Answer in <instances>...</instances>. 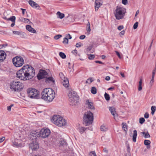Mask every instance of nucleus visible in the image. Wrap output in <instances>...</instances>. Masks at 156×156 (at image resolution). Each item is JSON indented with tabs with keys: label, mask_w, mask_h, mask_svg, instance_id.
I'll list each match as a JSON object with an SVG mask.
<instances>
[{
	"label": "nucleus",
	"mask_w": 156,
	"mask_h": 156,
	"mask_svg": "<svg viewBox=\"0 0 156 156\" xmlns=\"http://www.w3.org/2000/svg\"><path fill=\"white\" fill-rule=\"evenodd\" d=\"M35 74L34 69L28 65H24L20 69V79L21 80H29L33 78Z\"/></svg>",
	"instance_id": "f257e3e1"
},
{
	"label": "nucleus",
	"mask_w": 156,
	"mask_h": 156,
	"mask_svg": "<svg viewBox=\"0 0 156 156\" xmlns=\"http://www.w3.org/2000/svg\"><path fill=\"white\" fill-rule=\"evenodd\" d=\"M42 99L48 101H51L55 97V93L54 90L51 88L44 89L41 92Z\"/></svg>",
	"instance_id": "f03ea898"
},
{
	"label": "nucleus",
	"mask_w": 156,
	"mask_h": 156,
	"mask_svg": "<svg viewBox=\"0 0 156 156\" xmlns=\"http://www.w3.org/2000/svg\"><path fill=\"white\" fill-rule=\"evenodd\" d=\"M51 121L55 125L60 127L64 126L66 124V120L58 115H54L51 119Z\"/></svg>",
	"instance_id": "7ed1b4c3"
},
{
	"label": "nucleus",
	"mask_w": 156,
	"mask_h": 156,
	"mask_svg": "<svg viewBox=\"0 0 156 156\" xmlns=\"http://www.w3.org/2000/svg\"><path fill=\"white\" fill-rule=\"evenodd\" d=\"M68 96L70 105H73L77 104L79 101V96L75 91L72 90L70 91Z\"/></svg>",
	"instance_id": "20e7f679"
},
{
	"label": "nucleus",
	"mask_w": 156,
	"mask_h": 156,
	"mask_svg": "<svg viewBox=\"0 0 156 156\" xmlns=\"http://www.w3.org/2000/svg\"><path fill=\"white\" fill-rule=\"evenodd\" d=\"M93 120V114L90 111L85 113L83 116V123L87 126L92 123Z\"/></svg>",
	"instance_id": "39448f33"
},
{
	"label": "nucleus",
	"mask_w": 156,
	"mask_h": 156,
	"mask_svg": "<svg viewBox=\"0 0 156 156\" xmlns=\"http://www.w3.org/2000/svg\"><path fill=\"white\" fill-rule=\"evenodd\" d=\"M115 15L116 19L119 20L122 19L126 13V9L117 6L115 10Z\"/></svg>",
	"instance_id": "423d86ee"
},
{
	"label": "nucleus",
	"mask_w": 156,
	"mask_h": 156,
	"mask_svg": "<svg viewBox=\"0 0 156 156\" xmlns=\"http://www.w3.org/2000/svg\"><path fill=\"white\" fill-rule=\"evenodd\" d=\"M28 96L31 98L38 99L39 98V94L36 89L32 88H29L27 90Z\"/></svg>",
	"instance_id": "0eeeda50"
},
{
	"label": "nucleus",
	"mask_w": 156,
	"mask_h": 156,
	"mask_svg": "<svg viewBox=\"0 0 156 156\" xmlns=\"http://www.w3.org/2000/svg\"><path fill=\"white\" fill-rule=\"evenodd\" d=\"M50 133L51 131L49 129L43 128L39 133V137L43 138H45L49 136Z\"/></svg>",
	"instance_id": "6e6552de"
},
{
	"label": "nucleus",
	"mask_w": 156,
	"mask_h": 156,
	"mask_svg": "<svg viewBox=\"0 0 156 156\" xmlns=\"http://www.w3.org/2000/svg\"><path fill=\"white\" fill-rule=\"evenodd\" d=\"M39 136V134L37 130H32L28 135V137L30 140H36L37 137Z\"/></svg>",
	"instance_id": "1a4fd4ad"
},
{
	"label": "nucleus",
	"mask_w": 156,
	"mask_h": 156,
	"mask_svg": "<svg viewBox=\"0 0 156 156\" xmlns=\"http://www.w3.org/2000/svg\"><path fill=\"white\" fill-rule=\"evenodd\" d=\"M10 88L12 90L18 91H19L20 85L18 81H15L12 82L10 85Z\"/></svg>",
	"instance_id": "9d476101"
},
{
	"label": "nucleus",
	"mask_w": 156,
	"mask_h": 156,
	"mask_svg": "<svg viewBox=\"0 0 156 156\" xmlns=\"http://www.w3.org/2000/svg\"><path fill=\"white\" fill-rule=\"evenodd\" d=\"M29 147L33 151H35L38 149L39 145L36 140H33L29 144Z\"/></svg>",
	"instance_id": "9b49d317"
},
{
	"label": "nucleus",
	"mask_w": 156,
	"mask_h": 156,
	"mask_svg": "<svg viewBox=\"0 0 156 156\" xmlns=\"http://www.w3.org/2000/svg\"><path fill=\"white\" fill-rule=\"evenodd\" d=\"M47 75L48 73L45 70H41L37 75V77L40 80L45 77Z\"/></svg>",
	"instance_id": "f8f14e48"
},
{
	"label": "nucleus",
	"mask_w": 156,
	"mask_h": 156,
	"mask_svg": "<svg viewBox=\"0 0 156 156\" xmlns=\"http://www.w3.org/2000/svg\"><path fill=\"white\" fill-rule=\"evenodd\" d=\"M12 62L14 65L16 67H20V57L16 56L12 59Z\"/></svg>",
	"instance_id": "ddd939ff"
},
{
	"label": "nucleus",
	"mask_w": 156,
	"mask_h": 156,
	"mask_svg": "<svg viewBox=\"0 0 156 156\" xmlns=\"http://www.w3.org/2000/svg\"><path fill=\"white\" fill-rule=\"evenodd\" d=\"M102 0H95V9L96 11H97L102 4Z\"/></svg>",
	"instance_id": "4468645a"
},
{
	"label": "nucleus",
	"mask_w": 156,
	"mask_h": 156,
	"mask_svg": "<svg viewBox=\"0 0 156 156\" xmlns=\"http://www.w3.org/2000/svg\"><path fill=\"white\" fill-rule=\"evenodd\" d=\"M109 109L110 111L112 114L114 116V119L116 120V118L117 117V114L115 111V109L113 107H110Z\"/></svg>",
	"instance_id": "2eb2a0df"
},
{
	"label": "nucleus",
	"mask_w": 156,
	"mask_h": 156,
	"mask_svg": "<svg viewBox=\"0 0 156 156\" xmlns=\"http://www.w3.org/2000/svg\"><path fill=\"white\" fill-rule=\"evenodd\" d=\"M6 54L5 52L2 50H0V62H2L5 59Z\"/></svg>",
	"instance_id": "dca6fc26"
},
{
	"label": "nucleus",
	"mask_w": 156,
	"mask_h": 156,
	"mask_svg": "<svg viewBox=\"0 0 156 156\" xmlns=\"http://www.w3.org/2000/svg\"><path fill=\"white\" fill-rule=\"evenodd\" d=\"M20 141L18 139H15L12 140V146L15 147L19 148L20 147V144L19 143Z\"/></svg>",
	"instance_id": "f3484780"
},
{
	"label": "nucleus",
	"mask_w": 156,
	"mask_h": 156,
	"mask_svg": "<svg viewBox=\"0 0 156 156\" xmlns=\"http://www.w3.org/2000/svg\"><path fill=\"white\" fill-rule=\"evenodd\" d=\"M29 4L33 8H36L39 7V6L36 2H34L33 0H30L29 1Z\"/></svg>",
	"instance_id": "a211bd4d"
},
{
	"label": "nucleus",
	"mask_w": 156,
	"mask_h": 156,
	"mask_svg": "<svg viewBox=\"0 0 156 156\" xmlns=\"http://www.w3.org/2000/svg\"><path fill=\"white\" fill-rule=\"evenodd\" d=\"M26 29L27 30L31 33H35L36 32V30L30 25H26Z\"/></svg>",
	"instance_id": "6ab92c4d"
},
{
	"label": "nucleus",
	"mask_w": 156,
	"mask_h": 156,
	"mask_svg": "<svg viewBox=\"0 0 156 156\" xmlns=\"http://www.w3.org/2000/svg\"><path fill=\"white\" fill-rule=\"evenodd\" d=\"M86 104L87 105L89 108L92 109H94L93 103L91 101L90 102L89 100L86 101Z\"/></svg>",
	"instance_id": "aec40b11"
},
{
	"label": "nucleus",
	"mask_w": 156,
	"mask_h": 156,
	"mask_svg": "<svg viewBox=\"0 0 156 156\" xmlns=\"http://www.w3.org/2000/svg\"><path fill=\"white\" fill-rule=\"evenodd\" d=\"M62 83L64 86L66 87H67L69 86V82L67 78L62 81Z\"/></svg>",
	"instance_id": "412c9836"
},
{
	"label": "nucleus",
	"mask_w": 156,
	"mask_h": 156,
	"mask_svg": "<svg viewBox=\"0 0 156 156\" xmlns=\"http://www.w3.org/2000/svg\"><path fill=\"white\" fill-rule=\"evenodd\" d=\"M54 82L55 81L52 77H48L45 79V82L47 83H50L51 82L54 83Z\"/></svg>",
	"instance_id": "4be33fe9"
},
{
	"label": "nucleus",
	"mask_w": 156,
	"mask_h": 156,
	"mask_svg": "<svg viewBox=\"0 0 156 156\" xmlns=\"http://www.w3.org/2000/svg\"><path fill=\"white\" fill-rule=\"evenodd\" d=\"M20 21L25 23H28L29 24H30L31 23L28 19L23 17L20 19Z\"/></svg>",
	"instance_id": "5701e85b"
},
{
	"label": "nucleus",
	"mask_w": 156,
	"mask_h": 156,
	"mask_svg": "<svg viewBox=\"0 0 156 156\" xmlns=\"http://www.w3.org/2000/svg\"><path fill=\"white\" fill-rule=\"evenodd\" d=\"M56 15L58 18L62 19L65 16L64 14L61 13L60 12L58 11L56 13Z\"/></svg>",
	"instance_id": "b1692460"
},
{
	"label": "nucleus",
	"mask_w": 156,
	"mask_h": 156,
	"mask_svg": "<svg viewBox=\"0 0 156 156\" xmlns=\"http://www.w3.org/2000/svg\"><path fill=\"white\" fill-rule=\"evenodd\" d=\"M137 136V131L136 130L133 131V140L134 142L136 141V138Z\"/></svg>",
	"instance_id": "393cba45"
},
{
	"label": "nucleus",
	"mask_w": 156,
	"mask_h": 156,
	"mask_svg": "<svg viewBox=\"0 0 156 156\" xmlns=\"http://www.w3.org/2000/svg\"><path fill=\"white\" fill-rule=\"evenodd\" d=\"M141 133L143 134L144 137L145 138H150V136L149 134V133L147 131L146 132H141Z\"/></svg>",
	"instance_id": "a878e982"
},
{
	"label": "nucleus",
	"mask_w": 156,
	"mask_h": 156,
	"mask_svg": "<svg viewBox=\"0 0 156 156\" xmlns=\"http://www.w3.org/2000/svg\"><path fill=\"white\" fill-rule=\"evenodd\" d=\"M100 129L102 131H106L108 129L107 127L104 125H102L101 126Z\"/></svg>",
	"instance_id": "bb28decb"
},
{
	"label": "nucleus",
	"mask_w": 156,
	"mask_h": 156,
	"mask_svg": "<svg viewBox=\"0 0 156 156\" xmlns=\"http://www.w3.org/2000/svg\"><path fill=\"white\" fill-rule=\"evenodd\" d=\"M60 145L63 147L66 146L67 144L65 140H64L61 141L60 142Z\"/></svg>",
	"instance_id": "cd10ccee"
},
{
	"label": "nucleus",
	"mask_w": 156,
	"mask_h": 156,
	"mask_svg": "<svg viewBox=\"0 0 156 156\" xmlns=\"http://www.w3.org/2000/svg\"><path fill=\"white\" fill-rule=\"evenodd\" d=\"M122 128L126 132L127 131V127L126 123H122Z\"/></svg>",
	"instance_id": "c85d7f7f"
},
{
	"label": "nucleus",
	"mask_w": 156,
	"mask_h": 156,
	"mask_svg": "<svg viewBox=\"0 0 156 156\" xmlns=\"http://www.w3.org/2000/svg\"><path fill=\"white\" fill-rule=\"evenodd\" d=\"M59 76L60 78L61 79L62 81L65 80L66 79H67V78H66L65 76L62 73H59Z\"/></svg>",
	"instance_id": "c756f323"
},
{
	"label": "nucleus",
	"mask_w": 156,
	"mask_h": 156,
	"mask_svg": "<svg viewBox=\"0 0 156 156\" xmlns=\"http://www.w3.org/2000/svg\"><path fill=\"white\" fill-rule=\"evenodd\" d=\"M91 92L93 94H96L97 93V89L96 87H92L91 90Z\"/></svg>",
	"instance_id": "7c9ffc66"
},
{
	"label": "nucleus",
	"mask_w": 156,
	"mask_h": 156,
	"mask_svg": "<svg viewBox=\"0 0 156 156\" xmlns=\"http://www.w3.org/2000/svg\"><path fill=\"white\" fill-rule=\"evenodd\" d=\"M104 96L106 100L109 101L110 100V98L109 95L106 93H105V94Z\"/></svg>",
	"instance_id": "2f4dec72"
},
{
	"label": "nucleus",
	"mask_w": 156,
	"mask_h": 156,
	"mask_svg": "<svg viewBox=\"0 0 156 156\" xmlns=\"http://www.w3.org/2000/svg\"><path fill=\"white\" fill-rule=\"evenodd\" d=\"M59 55L63 59H64L66 57V55L65 54L62 52H60L59 53Z\"/></svg>",
	"instance_id": "473e14b6"
},
{
	"label": "nucleus",
	"mask_w": 156,
	"mask_h": 156,
	"mask_svg": "<svg viewBox=\"0 0 156 156\" xmlns=\"http://www.w3.org/2000/svg\"><path fill=\"white\" fill-rule=\"evenodd\" d=\"M16 17L15 16H12L8 19V20H10L12 22H14L15 21Z\"/></svg>",
	"instance_id": "72a5a7b5"
},
{
	"label": "nucleus",
	"mask_w": 156,
	"mask_h": 156,
	"mask_svg": "<svg viewBox=\"0 0 156 156\" xmlns=\"http://www.w3.org/2000/svg\"><path fill=\"white\" fill-rule=\"evenodd\" d=\"M151 143V142L150 141L147 140H145L144 142V144L145 145H149V144H150Z\"/></svg>",
	"instance_id": "f704fd0d"
},
{
	"label": "nucleus",
	"mask_w": 156,
	"mask_h": 156,
	"mask_svg": "<svg viewBox=\"0 0 156 156\" xmlns=\"http://www.w3.org/2000/svg\"><path fill=\"white\" fill-rule=\"evenodd\" d=\"M68 39L66 37H65L63 39V41L62 42L63 43L65 44H67L68 43Z\"/></svg>",
	"instance_id": "c9c22d12"
},
{
	"label": "nucleus",
	"mask_w": 156,
	"mask_h": 156,
	"mask_svg": "<svg viewBox=\"0 0 156 156\" xmlns=\"http://www.w3.org/2000/svg\"><path fill=\"white\" fill-rule=\"evenodd\" d=\"M24 63L23 58L20 56V67Z\"/></svg>",
	"instance_id": "e433bc0d"
},
{
	"label": "nucleus",
	"mask_w": 156,
	"mask_h": 156,
	"mask_svg": "<svg viewBox=\"0 0 156 156\" xmlns=\"http://www.w3.org/2000/svg\"><path fill=\"white\" fill-rule=\"evenodd\" d=\"M87 129V128H85L84 127H81L80 129V132L81 133H82L84 132L85 130Z\"/></svg>",
	"instance_id": "4c0bfd02"
},
{
	"label": "nucleus",
	"mask_w": 156,
	"mask_h": 156,
	"mask_svg": "<svg viewBox=\"0 0 156 156\" xmlns=\"http://www.w3.org/2000/svg\"><path fill=\"white\" fill-rule=\"evenodd\" d=\"M62 37V35L60 34H58L54 37V38L56 40Z\"/></svg>",
	"instance_id": "58836bf2"
},
{
	"label": "nucleus",
	"mask_w": 156,
	"mask_h": 156,
	"mask_svg": "<svg viewBox=\"0 0 156 156\" xmlns=\"http://www.w3.org/2000/svg\"><path fill=\"white\" fill-rule=\"evenodd\" d=\"M93 81V80H92V78H90L87 79L86 81V83H88L89 84H90Z\"/></svg>",
	"instance_id": "ea45409f"
},
{
	"label": "nucleus",
	"mask_w": 156,
	"mask_h": 156,
	"mask_svg": "<svg viewBox=\"0 0 156 156\" xmlns=\"http://www.w3.org/2000/svg\"><path fill=\"white\" fill-rule=\"evenodd\" d=\"M20 9L22 10V13L23 16H24L25 13H27V12L26 11V9H23L22 8H20Z\"/></svg>",
	"instance_id": "a19ab883"
},
{
	"label": "nucleus",
	"mask_w": 156,
	"mask_h": 156,
	"mask_svg": "<svg viewBox=\"0 0 156 156\" xmlns=\"http://www.w3.org/2000/svg\"><path fill=\"white\" fill-rule=\"evenodd\" d=\"M145 120L143 118H140L139 119V122L140 123L142 124L144 123L145 122Z\"/></svg>",
	"instance_id": "79ce46f5"
},
{
	"label": "nucleus",
	"mask_w": 156,
	"mask_h": 156,
	"mask_svg": "<svg viewBox=\"0 0 156 156\" xmlns=\"http://www.w3.org/2000/svg\"><path fill=\"white\" fill-rule=\"evenodd\" d=\"M127 151L128 153V154H130V148L129 144H128L127 146Z\"/></svg>",
	"instance_id": "37998d69"
},
{
	"label": "nucleus",
	"mask_w": 156,
	"mask_h": 156,
	"mask_svg": "<svg viewBox=\"0 0 156 156\" xmlns=\"http://www.w3.org/2000/svg\"><path fill=\"white\" fill-rule=\"evenodd\" d=\"M138 22H136L133 25V28L134 29H136L138 27Z\"/></svg>",
	"instance_id": "c03bdc74"
},
{
	"label": "nucleus",
	"mask_w": 156,
	"mask_h": 156,
	"mask_svg": "<svg viewBox=\"0 0 156 156\" xmlns=\"http://www.w3.org/2000/svg\"><path fill=\"white\" fill-rule=\"evenodd\" d=\"M14 105L13 104H12L10 105L9 106L7 107V110L9 111L10 112L11 110V108Z\"/></svg>",
	"instance_id": "a18cd8bd"
},
{
	"label": "nucleus",
	"mask_w": 156,
	"mask_h": 156,
	"mask_svg": "<svg viewBox=\"0 0 156 156\" xmlns=\"http://www.w3.org/2000/svg\"><path fill=\"white\" fill-rule=\"evenodd\" d=\"M95 56L94 55H90L88 57V58L90 60H91L94 58Z\"/></svg>",
	"instance_id": "49530a36"
},
{
	"label": "nucleus",
	"mask_w": 156,
	"mask_h": 156,
	"mask_svg": "<svg viewBox=\"0 0 156 156\" xmlns=\"http://www.w3.org/2000/svg\"><path fill=\"white\" fill-rule=\"evenodd\" d=\"M122 3L123 4L126 5L128 3V1L127 0H122Z\"/></svg>",
	"instance_id": "de8ad7c7"
},
{
	"label": "nucleus",
	"mask_w": 156,
	"mask_h": 156,
	"mask_svg": "<svg viewBox=\"0 0 156 156\" xmlns=\"http://www.w3.org/2000/svg\"><path fill=\"white\" fill-rule=\"evenodd\" d=\"M66 37L68 39H71L72 38V37L69 34H67L66 35Z\"/></svg>",
	"instance_id": "09e8293b"
},
{
	"label": "nucleus",
	"mask_w": 156,
	"mask_h": 156,
	"mask_svg": "<svg viewBox=\"0 0 156 156\" xmlns=\"http://www.w3.org/2000/svg\"><path fill=\"white\" fill-rule=\"evenodd\" d=\"M149 116V114L147 112H146L145 113L144 115V117L146 119H147L148 118Z\"/></svg>",
	"instance_id": "8fccbe9b"
},
{
	"label": "nucleus",
	"mask_w": 156,
	"mask_h": 156,
	"mask_svg": "<svg viewBox=\"0 0 156 156\" xmlns=\"http://www.w3.org/2000/svg\"><path fill=\"white\" fill-rule=\"evenodd\" d=\"M151 111H155L156 110V107L155 106H152L151 107Z\"/></svg>",
	"instance_id": "3c124183"
},
{
	"label": "nucleus",
	"mask_w": 156,
	"mask_h": 156,
	"mask_svg": "<svg viewBox=\"0 0 156 156\" xmlns=\"http://www.w3.org/2000/svg\"><path fill=\"white\" fill-rule=\"evenodd\" d=\"M154 82V80L151 79L150 82V85L151 86H152Z\"/></svg>",
	"instance_id": "603ef678"
},
{
	"label": "nucleus",
	"mask_w": 156,
	"mask_h": 156,
	"mask_svg": "<svg viewBox=\"0 0 156 156\" xmlns=\"http://www.w3.org/2000/svg\"><path fill=\"white\" fill-rule=\"evenodd\" d=\"M87 33L88 34H89V32L90 31V27H88L87 28Z\"/></svg>",
	"instance_id": "864d4df0"
},
{
	"label": "nucleus",
	"mask_w": 156,
	"mask_h": 156,
	"mask_svg": "<svg viewBox=\"0 0 156 156\" xmlns=\"http://www.w3.org/2000/svg\"><path fill=\"white\" fill-rule=\"evenodd\" d=\"M115 52L116 53L117 55L118 56L119 58L120 59L122 57H121V56L120 55L118 51H115Z\"/></svg>",
	"instance_id": "5fc2aeb1"
},
{
	"label": "nucleus",
	"mask_w": 156,
	"mask_h": 156,
	"mask_svg": "<svg viewBox=\"0 0 156 156\" xmlns=\"http://www.w3.org/2000/svg\"><path fill=\"white\" fill-rule=\"evenodd\" d=\"M153 40H152V42H151V44H150V45L149 47V48H148V51H149L150 50H151V46H152V44H153Z\"/></svg>",
	"instance_id": "6e6d98bb"
},
{
	"label": "nucleus",
	"mask_w": 156,
	"mask_h": 156,
	"mask_svg": "<svg viewBox=\"0 0 156 156\" xmlns=\"http://www.w3.org/2000/svg\"><path fill=\"white\" fill-rule=\"evenodd\" d=\"M123 28V26H120L118 27V29L119 30H121Z\"/></svg>",
	"instance_id": "4d7b16f0"
},
{
	"label": "nucleus",
	"mask_w": 156,
	"mask_h": 156,
	"mask_svg": "<svg viewBox=\"0 0 156 156\" xmlns=\"http://www.w3.org/2000/svg\"><path fill=\"white\" fill-rule=\"evenodd\" d=\"M12 32L14 34H15L19 35L20 34V32L17 31H13Z\"/></svg>",
	"instance_id": "13d9d810"
},
{
	"label": "nucleus",
	"mask_w": 156,
	"mask_h": 156,
	"mask_svg": "<svg viewBox=\"0 0 156 156\" xmlns=\"http://www.w3.org/2000/svg\"><path fill=\"white\" fill-rule=\"evenodd\" d=\"M5 139V137H2L0 138V143L2 142Z\"/></svg>",
	"instance_id": "bf43d9fd"
},
{
	"label": "nucleus",
	"mask_w": 156,
	"mask_h": 156,
	"mask_svg": "<svg viewBox=\"0 0 156 156\" xmlns=\"http://www.w3.org/2000/svg\"><path fill=\"white\" fill-rule=\"evenodd\" d=\"M142 89V84H139L138 90L139 91H140Z\"/></svg>",
	"instance_id": "052dcab7"
},
{
	"label": "nucleus",
	"mask_w": 156,
	"mask_h": 156,
	"mask_svg": "<svg viewBox=\"0 0 156 156\" xmlns=\"http://www.w3.org/2000/svg\"><path fill=\"white\" fill-rule=\"evenodd\" d=\"M81 43H78L76 44V46L77 48L80 47L81 46Z\"/></svg>",
	"instance_id": "680f3d73"
},
{
	"label": "nucleus",
	"mask_w": 156,
	"mask_h": 156,
	"mask_svg": "<svg viewBox=\"0 0 156 156\" xmlns=\"http://www.w3.org/2000/svg\"><path fill=\"white\" fill-rule=\"evenodd\" d=\"M85 37V36L84 35H82L80 36V39H83Z\"/></svg>",
	"instance_id": "e2e57ef3"
},
{
	"label": "nucleus",
	"mask_w": 156,
	"mask_h": 156,
	"mask_svg": "<svg viewBox=\"0 0 156 156\" xmlns=\"http://www.w3.org/2000/svg\"><path fill=\"white\" fill-rule=\"evenodd\" d=\"M103 151L105 152V153H106V154H107L108 153V150H107V149L105 148L104 149H103Z\"/></svg>",
	"instance_id": "0e129e2a"
},
{
	"label": "nucleus",
	"mask_w": 156,
	"mask_h": 156,
	"mask_svg": "<svg viewBox=\"0 0 156 156\" xmlns=\"http://www.w3.org/2000/svg\"><path fill=\"white\" fill-rule=\"evenodd\" d=\"M20 74V70H18L16 73V74L17 75V76L18 78H20V76H19V74Z\"/></svg>",
	"instance_id": "69168bd1"
},
{
	"label": "nucleus",
	"mask_w": 156,
	"mask_h": 156,
	"mask_svg": "<svg viewBox=\"0 0 156 156\" xmlns=\"http://www.w3.org/2000/svg\"><path fill=\"white\" fill-rule=\"evenodd\" d=\"M125 32L124 30H122V31H121L120 33V35H124V34H125Z\"/></svg>",
	"instance_id": "338daca9"
},
{
	"label": "nucleus",
	"mask_w": 156,
	"mask_h": 156,
	"mask_svg": "<svg viewBox=\"0 0 156 156\" xmlns=\"http://www.w3.org/2000/svg\"><path fill=\"white\" fill-rule=\"evenodd\" d=\"M72 52L73 54H76L77 52V51L75 49L73 51H72Z\"/></svg>",
	"instance_id": "774afa93"
}]
</instances>
